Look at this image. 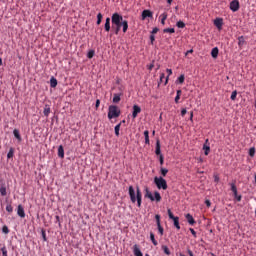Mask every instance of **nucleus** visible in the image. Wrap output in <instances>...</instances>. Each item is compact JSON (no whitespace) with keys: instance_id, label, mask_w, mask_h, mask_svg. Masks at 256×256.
Returning <instances> with one entry per match:
<instances>
[{"instance_id":"nucleus-1","label":"nucleus","mask_w":256,"mask_h":256,"mask_svg":"<svg viewBox=\"0 0 256 256\" xmlns=\"http://www.w3.org/2000/svg\"><path fill=\"white\" fill-rule=\"evenodd\" d=\"M128 193L130 196V201L132 203H137L138 207H141V203L143 201V194H141V189L139 186L136 187V194H135V188L133 186H129Z\"/></svg>"},{"instance_id":"nucleus-2","label":"nucleus","mask_w":256,"mask_h":256,"mask_svg":"<svg viewBox=\"0 0 256 256\" xmlns=\"http://www.w3.org/2000/svg\"><path fill=\"white\" fill-rule=\"evenodd\" d=\"M112 29H114L115 35H119V31H121V21H123V16L119 13L112 14Z\"/></svg>"},{"instance_id":"nucleus-3","label":"nucleus","mask_w":256,"mask_h":256,"mask_svg":"<svg viewBox=\"0 0 256 256\" xmlns=\"http://www.w3.org/2000/svg\"><path fill=\"white\" fill-rule=\"evenodd\" d=\"M121 115V110L115 105H111L108 108V119H117Z\"/></svg>"},{"instance_id":"nucleus-4","label":"nucleus","mask_w":256,"mask_h":256,"mask_svg":"<svg viewBox=\"0 0 256 256\" xmlns=\"http://www.w3.org/2000/svg\"><path fill=\"white\" fill-rule=\"evenodd\" d=\"M146 194L145 197H147L148 199H150V201H156L157 203H159L161 201V194L159 192H154V196L151 193V191H149V188H145Z\"/></svg>"},{"instance_id":"nucleus-5","label":"nucleus","mask_w":256,"mask_h":256,"mask_svg":"<svg viewBox=\"0 0 256 256\" xmlns=\"http://www.w3.org/2000/svg\"><path fill=\"white\" fill-rule=\"evenodd\" d=\"M154 183L158 189H163V191H166L167 180H165L163 177H155Z\"/></svg>"},{"instance_id":"nucleus-6","label":"nucleus","mask_w":256,"mask_h":256,"mask_svg":"<svg viewBox=\"0 0 256 256\" xmlns=\"http://www.w3.org/2000/svg\"><path fill=\"white\" fill-rule=\"evenodd\" d=\"M155 219H156V225L158 227V231H159L160 235H163L164 229H163V226H161V215L156 214Z\"/></svg>"},{"instance_id":"nucleus-7","label":"nucleus","mask_w":256,"mask_h":256,"mask_svg":"<svg viewBox=\"0 0 256 256\" xmlns=\"http://www.w3.org/2000/svg\"><path fill=\"white\" fill-rule=\"evenodd\" d=\"M230 9L233 13L239 11V0H233L230 2Z\"/></svg>"},{"instance_id":"nucleus-8","label":"nucleus","mask_w":256,"mask_h":256,"mask_svg":"<svg viewBox=\"0 0 256 256\" xmlns=\"http://www.w3.org/2000/svg\"><path fill=\"white\" fill-rule=\"evenodd\" d=\"M139 113H141V107L139 105L135 104L133 106V112H132L133 119H137V115H139Z\"/></svg>"},{"instance_id":"nucleus-9","label":"nucleus","mask_w":256,"mask_h":256,"mask_svg":"<svg viewBox=\"0 0 256 256\" xmlns=\"http://www.w3.org/2000/svg\"><path fill=\"white\" fill-rule=\"evenodd\" d=\"M17 215L18 217H21V219H25V208H23V205H18L17 208Z\"/></svg>"},{"instance_id":"nucleus-10","label":"nucleus","mask_w":256,"mask_h":256,"mask_svg":"<svg viewBox=\"0 0 256 256\" xmlns=\"http://www.w3.org/2000/svg\"><path fill=\"white\" fill-rule=\"evenodd\" d=\"M120 27H122L123 33H127V30L129 29V22L127 20H123V17L122 21H120Z\"/></svg>"},{"instance_id":"nucleus-11","label":"nucleus","mask_w":256,"mask_h":256,"mask_svg":"<svg viewBox=\"0 0 256 256\" xmlns=\"http://www.w3.org/2000/svg\"><path fill=\"white\" fill-rule=\"evenodd\" d=\"M163 81H164V85H167V83H169V76L165 78V73L160 74V81L158 82V87L159 85H161V83H163Z\"/></svg>"},{"instance_id":"nucleus-12","label":"nucleus","mask_w":256,"mask_h":256,"mask_svg":"<svg viewBox=\"0 0 256 256\" xmlns=\"http://www.w3.org/2000/svg\"><path fill=\"white\" fill-rule=\"evenodd\" d=\"M149 17H153V12H151V10H143L142 12V21H145V19Z\"/></svg>"},{"instance_id":"nucleus-13","label":"nucleus","mask_w":256,"mask_h":256,"mask_svg":"<svg viewBox=\"0 0 256 256\" xmlns=\"http://www.w3.org/2000/svg\"><path fill=\"white\" fill-rule=\"evenodd\" d=\"M104 29L107 33L111 31V18H106L105 24H104Z\"/></svg>"},{"instance_id":"nucleus-14","label":"nucleus","mask_w":256,"mask_h":256,"mask_svg":"<svg viewBox=\"0 0 256 256\" xmlns=\"http://www.w3.org/2000/svg\"><path fill=\"white\" fill-rule=\"evenodd\" d=\"M0 195L2 197L7 195V186H5V183L0 184Z\"/></svg>"},{"instance_id":"nucleus-15","label":"nucleus","mask_w":256,"mask_h":256,"mask_svg":"<svg viewBox=\"0 0 256 256\" xmlns=\"http://www.w3.org/2000/svg\"><path fill=\"white\" fill-rule=\"evenodd\" d=\"M214 25L217 27V29H222L223 27V19L217 18L214 20Z\"/></svg>"},{"instance_id":"nucleus-16","label":"nucleus","mask_w":256,"mask_h":256,"mask_svg":"<svg viewBox=\"0 0 256 256\" xmlns=\"http://www.w3.org/2000/svg\"><path fill=\"white\" fill-rule=\"evenodd\" d=\"M58 157H60V159L65 158V149L63 148V145L58 147Z\"/></svg>"},{"instance_id":"nucleus-17","label":"nucleus","mask_w":256,"mask_h":256,"mask_svg":"<svg viewBox=\"0 0 256 256\" xmlns=\"http://www.w3.org/2000/svg\"><path fill=\"white\" fill-rule=\"evenodd\" d=\"M133 253L135 256H143V253L141 252V249H139V246L137 244L133 247Z\"/></svg>"},{"instance_id":"nucleus-18","label":"nucleus","mask_w":256,"mask_h":256,"mask_svg":"<svg viewBox=\"0 0 256 256\" xmlns=\"http://www.w3.org/2000/svg\"><path fill=\"white\" fill-rule=\"evenodd\" d=\"M207 143H209V140H206V143L203 145V151L205 155H209L211 152V147L207 145Z\"/></svg>"},{"instance_id":"nucleus-19","label":"nucleus","mask_w":256,"mask_h":256,"mask_svg":"<svg viewBox=\"0 0 256 256\" xmlns=\"http://www.w3.org/2000/svg\"><path fill=\"white\" fill-rule=\"evenodd\" d=\"M156 155H159V157H161V142H159V140H157L156 142V150H155Z\"/></svg>"},{"instance_id":"nucleus-20","label":"nucleus","mask_w":256,"mask_h":256,"mask_svg":"<svg viewBox=\"0 0 256 256\" xmlns=\"http://www.w3.org/2000/svg\"><path fill=\"white\" fill-rule=\"evenodd\" d=\"M186 221H188L189 225H193L195 223V219L191 214H186Z\"/></svg>"},{"instance_id":"nucleus-21","label":"nucleus","mask_w":256,"mask_h":256,"mask_svg":"<svg viewBox=\"0 0 256 256\" xmlns=\"http://www.w3.org/2000/svg\"><path fill=\"white\" fill-rule=\"evenodd\" d=\"M211 55H212L213 59H216V57H218V55H219V48H217V47L213 48L211 51Z\"/></svg>"},{"instance_id":"nucleus-22","label":"nucleus","mask_w":256,"mask_h":256,"mask_svg":"<svg viewBox=\"0 0 256 256\" xmlns=\"http://www.w3.org/2000/svg\"><path fill=\"white\" fill-rule=\"evenodd\" d=\"M245 45V38L243 36H240L238 38V47L243 48V46Z\"/></svg>"},{"instance_id":"nucleus-23","label":"nucleus","mask_w":256,"mask_h":256,"mask_svg":"<svg viewBox=\"0 0 256 256\" xmlns=\"http://www.w3.org/2000/svg\"><path fill=\"white\" fill-rule=\"evenodd\" d=\"M50 87H52L53 89H55V87H57V80L55 79V77H52L50 79Z\"/></svg>"},{"instance_id":"nucleus-24","label":"nucleus","mask_w":256,"mask_h":256,"mask_svg":"<svg viewBox=\"0 0 256 256\" xmlns=\"http://www.w3.org/2000/svg\"><path fill=\"white\" fill-rule=\"evenodd\" d=\"M119 101H121V94H114L113 103H119Z\"/></svg>"},{"instance_id":"nucleus-25","label":"nucleus","mask_w":256,"mask_h":256,"mask_svg":"<svg viewBox=\"0 0 256 256\" xmlns=\"http://www.w3.org/2000/svg\"><path fill=\"white\" fill-rule=\"evenodd\" d=\"M160 18H161V24L165 25V21H167V12H164L163 14H161Z\"/></svg>"},{"instance_id":"nucleus-26","label":"nucleus","mask_w":256,"mask_h":256,"mask_svg":"<svg viewBox=\"0 0 256 256\" xmlns=\"http://www.w3.org/2000/svg\"><path fill=\"white\" fill-rule=\"evenodd\" d=\"M230 187L231 191L234 193V197H237V186L235 185V183H231Z\"/></svg>"},{"instance_id":"nucleus-27","label":"nucleus","mask_w":256,"mask_h":256,"mask_svg":"<svg viewBox=\"0 0 256 256\" xmlns=\"http://www.w3.org/2000/svg\"><path fill=\"white\" fill-rule=\"evenodd\" d=\"M51 113V108L49 106H45L43 114L45 115V117H49V114Z\"/></svg>"},{"instance_id":"nucleus-28","label":"nucleus","mask_w":256,"mask_h":256,"mask_svg":"<svg viewBox=\"0 0 256 256\" xmlns=\"http://www.w3.org/2000/svg\"><path fill=\"white\" fill-rule=\"evenodd\" d=\"M13 155H15V149L10 148L7 154V159H13Z\"/></svg>"},{"instance_id":"nucleus-29","label":"nucleus","mask_w":256,"mask_h":256,"mask_svg":"<svg viewBox=\"0 0 256 256\" xmlns=\"http://www.w3.org/2000/svg\"><path fill=\"white\" fill-rule=\"evenodd\" d=\"M150 239H151L153 245H155V247H157V245H159L157 240H155V234H153V232L150 233Z\"/></svg>"},{"instance_id":"nucleus-30","label":"nucleus","mask_w":256,"mask_h":256,"mask_svg":"<svg viewBox=\"0 0 256 256\" xmlns=\"http://www.w3.org/2000/svg\"><path fill=\"white\" fill-rule=\"evenodd\" d=\"M13 135H14V137H16V139H17L18 141H21V134L19 133V130L14 129Z\"/></svg>"},{"instance_id":"nucleus-31","label":"nucleus","mask_w":256,"mask_h":256,"mask_svg":"<svg viewBox=\"0 0 256 256\" xmlns=\"http://www.w3.org/2000/svg\"><path fill=\"white\" fill-rule=\"evenodd\" d=\"M172 221H174V227H176V229H181V226L179 225V217L174 218Z\"/></svg>"},{"instance_id":"nucleus-32","label":"nucleus","mask_w":256,"mask_h":256,"mask_svg":"<svg viewBox=\"0 0 256 256\" xmlns=\"http://www.w3.org/2000/svg\"><path fill=\"white\" fill-rule=\"evenodd\" d=\"M101 21H103V14L98 13L96 25H101Z\"/></svg>"},{"instance_id":"nucleus-33","label":"nucleus","mask_w":256,"mask_h":256,"mask_svg":"<svg viewBox=\"0 0 256 256\" xmlns=\"http://www.w3.org/2000/svg\"><path fill=\"white\" fill-rule=\"evenodd\" d=\"M144 137H145L146 145H149V131L148 130L144 131Z\"/></svg>"},{"instance_id":"nucleus-34","label":"nucleus","mask_w":256,"mask_h":256,"mask_svg":"<svg viewBox=\"0 0 256 256\" xmlns=\"http://www.w3.org/2000/svg\"><path fill=\"white\" fill-rule=\"evenodd\" d=\"M181 90H177L176 97H175V103H179V99H181Z\"/></svg>"},{"instance_id":"nucleus-35","label":"nucleus","mask_w":256,"mask_h":256,"mask_svg":"<svg viewBox=\"0 0 256 256\" xmlns=\"http://www.w3.org/2000/svg\"><path fill=\"white\" fill-rule=\"evenodd\" d=\"M176 27H178V29H185V23L183 21H178Z\"/></svg>"},{"instance_id":"nucleus-36","label":"nucleus","mask_w":256,"mask_h":256,"mask_svg":"<svg viewBox=\"0 0 256 256\" xmlns=\"http://www.w3.org/2000/svg\"><path fill=\"white\" fill-rule=\"evenodd\" d=\"M120 130H121V124L116 125L115 128H114L116 137H119V131Z\"/></svg>"},{"instance_id":"nucleus-37","label":"nucleus","mask_w":256,"mask_h":256,"mask_svg":"<svg viewBox=\"0 0 256 256\" xmlns=\"http://www.w3.org/2000/svg\"><path fill=\"white\" fill-rule=\"evenodd\" d=\"M160 173H161L162 177H167V173H169V170L166 168H161Z\"/></svg>"},{"instance_id":"nucleus-38","label":"nucleus","mask_w":256,"mask_h":256,"mask_svg":"<svg viewBox=\"0 0 256 256\" xmlns=\"http://www.w3.org/2000/svg\"><path fill=\"white\" fill-rule=\"evenodd\" d=\"M162 250L164 251L165 255H171V251L169 250V247L163 245Z\"/></svg>"},{"instance_id":"nucleus-39","label":"nucleus","mask_w":256,"mask_h":256,"mask_svg":"<svg viewBox=\"0 0 256 256\" xmlns=\"http://www.w3.org/2000/svg\"><path fill=\"white\" fill-rule=\"evenodd\" d=\"M87 57L88 59H93V57H95V50L88 51Z\"/></svg>"},{"instance_id":"nucleus-40","label":"nucleus","mask_w":256,"mask_h":256,"mask_svg":"<svg viewBox=\"0 0 256 256\" xmlns=\"http://www.w3.org/2000/svg\"><path fill=\"white\" fill-rule=\"evenodd\" d=\"M230 99L232 101H235V99H237V90H234L230 96Z\"/></svg>"},{"instance_id":"nucleus-41","label":"nucleus","mask_w":256,"mask_h":256,"mask_svg":"<svg viewBox=\"0 0 256 256\" xmlns=\"http://www.w3.org/2000/svg\"><path fill=\"white\" fill-rule=\"evenodd\" d=\"M163 33H175V28H166L163 30Z\"/></svg>"},{"instance_id":"nucleus-42","label":"nucleus","mask_w":256,"mask_h":256,"mask_svg":"<svg viewBox=\"0 0 256 256\" xmlns=\"http://www.w3.org/2000/svg\"><path fill=\"white\" fill-rule=\"evenodd\" d=\"M6 211H7L8 213H13V206H12L11 204H7V205H6Z\"/></svg>"},{"instance_id":"nucleus-43","label":"nucleus","mask_w":256,"mask_h":256,"mask_svg":"<svg viewBox=\"0 0 256 256\" xmlns=\"http://www.w3.org/2000/svg\"><path fill=\"white\" fill-rule=\"evenodd\" d=\"M168 217L169 219H172V221L177 218L175 217V215H173V212H171V209H168Z\"/></svg>"},{"instance_id":"nucleus-44","label":"nucleus","mask_w":256,"mask_h":256,"mask_svg":"<svg viewBox=\"0 0 256 256\" xmlns=\"http://www.w3.org/2000/svg\"><path fill=\"white\" fill-rule=\"evenodd\" d=\"M178 82L180 83V84H183V83H185V75H180L179 77H178Z\"/></svg>"},{"instance_id":"nucleus-45","label":"nucleus","mask_w":256,"mask_h":256,"mask_svg":"<svg viewBox=\"0 0 256 256\" xmlns=\"http://www.w3.org/2000/svg\"><path fill=\"white\" fill-rule=\"evenodd\" d=\"M249 155L251 157H255V147H252V148L249 149Z\"/></svg>"},{"instance_id":"nucleus-46","label":"nucleus","mask_w":256,"mask_h":256,"mask_svg":"<svg viewBox=\"0 0 256 256\" xmlns=\"http://www.w3.org/2000/svg\"><path fill=\"white\" fill-rule=\"evenodd\" d=\"M2 232L5 233V235H7L9 233V227H7L6 225H4L2 227Z\"/></svg>"},{"instance_id":"nucleus-47","label":"nucleus","mask_w":256,"mask_h":256,"mask_svg":"<svg viewBox=\"0 0 256 256\" xmlns=\"http://www.w3.org/2000/svg\"><path fill=\"white\" fill-rule=\"evenodd\" d=\"M159 161H160V165H163V163H165L163 154H160V156H159Z\"/></svg>"},{"instance_id":"nucleus-48","label":"nucleus","mask_w":256,"mask_h":256,"mask_svg":"<svg viewBox=\"0 0 256 256\" xmlns=\"http://www.w3.org/2000/svg\"><path fill=\"white\" fill-rule=\"evenodd\" d=\"M42 238H43V241H47V234L45 230H42Z\"/></svg>"},{"instance_id":"nucleus-49","label":"nucleus","mask_w":256,"mask_h":256,"mask_svg":"<svg viewBox=\"0 0 256 256\" xmlns=\"http://www.w3.org/2000/svg\"><path fill=\"white\" fill-rule=\"evenodd\" d=\"M151 33H152V35L159 33V28H157V27L153 28Z\"/></svg>"},{"instance_id":"nucleus-50","label":"nucleus","mask_w":256,"mask_h":256,"mask_svg":"<svg viewBox=\"0 0 256 256\" xmlns=\"http://www.w3.org/2000/svg\"><path fill=\"white\" fill-rule=\"evenodd\" d=\"M185 115H187V109L183 108V109L181 110V116H182V117H185Z\"/></svg>"},{"instance_id":"nucleus-51","label":"nucleus","mask_w":256,"mask_h":256,"mask_svg":"<svg viewBox=\"0 0 256 256\" xmlns=\"http://www.w3.org/2000/svg\"><path fill=\"white\" fill-rule=\"evenodd\" d=\"M1 251L3 256H7V248L3 247Z\"/></svg>"},{"instance_id":"nucleus-52","label":"nucleus","mask_w":256,"mask_h":256,"mask_svg":"<svg viewBox=\"0 0 256 256\" xmlns=\"http://www.w3.org/2000/svg\"><path fill=\"white\" fill-rule=\"evenodd\" d=\"M150 41H151V44L153 45V43L155 41V34L150 35Z\"/></svg>"},{"instance_id":"nucleus-53","label":"nucleus","mask_w":256,"mask_h":256,"mask_svg":"<svg viewBox=\"0 0 256 256\" xmlns=\"http://www.w3.org/2000/svg\"><path fill=\"white\" fill-rule=\"evenodd\" d=\"M190 232L193 235V237H197V232H195V229L190 228Z\"/></svg>"},{"instance_id":"nucleus-54","label":"nucleus","mask_w":256,"mask_h":256,"mask_svg":"<svg viewBox=\"0 0 256 256\" xmlns=\"http://www.w3.org/2000/svg\"><path fill=\"white\" fill-rule=\"evenodd\" d=\"M101 105V100H96V109H99V106Z\"/></svg>"},{"instance_id":"nucleus-55","label":"nucleus","mask_w":256,"mask_h":256,"mask_svg":"<svg viewBox=\"0 0 256 256\" xmlns=\"http://www.w3.org/2000/svg\"><path fill=\"white\" fill-rule=\"evenodd\" d=\"M234 197H235L236 201H238V202L241 201V199H242V196L238 195V194H237V196H234Z\"/></svg>"},{"instance_id":"nucleus-56","label":"nucleus","mask_w":256,"mask_h":256,"mask_svg":"<svg viewBox=\"0 0 256 256\" xmlns=\"http://www.w3.org/2000/svg\"><path fill=\"white\" fill-rule=\"evenodd\" d=\"M215 183H219V177L217 175L214 176Z\"/></svg>"},{"instance_id":"nucleus-57","label":"nucleus","mask_w":256,"mask_h":256,"mask_svg":"<svg viewBox=\"0 0 256 256\" xmlns=\"http://www.w3.org/2000/svg\"><path fill=\"white\" fill-rule=\"evenodd\" d=\"M205 203H206V205H207L208 207H211V201L206 200Z\"/></svg>"},{"instance_id":"nucleus-58","label":"nucleus","mask_w":256,"mask_h":256,"mask_svg":"<svg viewBox=\"0 0 256 256\" xmlns=\"http://www.w3.org/2000/svg\"><path fill=\"white\" fill-rule=\"evenodd\" d=\"M190 121H193V112H190Z\"/></svg>"},{"instance_id":"nucleus-59","label":"nucleus","mask_w":256,"mask_h":256,"mask_svg":"<svg viewBox=\"0 0 256 256\" xmlns=\"http://www.w3.org/2000/svg\"><path fill=\"white\" fill-rule=\"evenodd\" d=\"M188 254H189L190 256H194V255H193V252H192L191 250L188 251Z\"/></svg>"},{"instance_id":"nucleus-60","label":"nucleus","mask_w":256,"mask_h":256,"mask_svg":"<svg viewBox=\"0 0 256 256\" xmlns=\"http://www.w3.org/2000/svg\"><path fill=\"white\" fill-rule=\"evenodd\" d=\"M168 5H171L173 3V0H167Z\"/></svg>"},{"instance_id":"nucleus-61","label":"nucleus","mask_w":256,"mask_h":256,"mask_svg":"<svg viewBox=\"0 0 256 256\" xmlns=\"http://www.w3.org/2000/svg\"><path fill=\"white\" fill-rule=\"evenodd\" d=\"M148 69H149V71H152L153 70V65H150Z\"/></svg>"},{"instance_id":"nucleus-62","label":"nucleus","mask_w":256,"mask_h":256,"mask_svg":"<svg viewBox=\"0 0 256 256\" xmlns=\"http://www.w3.org/2000/svg\"><path fill=\"white\" fill-rule=\"evenodd\" d=\"M167 71L169 72V75H172L173 71H171L170 69H167Z\"/></svg>"},{"instance_id":"nucleus-63","label":"nucleus","mask_w":256,"mask_h":256,"mask_svg":"<svg viewBox=\"0 0 256 256\" xmlns=\"http://www.w3.org/2000/svg\"><path fill=\"white\" fill-rule=\"evenodd\" d=\"M56 221L59 223V221H60L59 216H56Z\"/></svg>"},{"instance_id":"nucleus-64","label":"nucleus","mask_w":256,"mask_h":256,"mask_svg":"<svg viewBox=\"0 0 256 256\" xmlns=\"http://www.w3.org/2000/svg\"><path fill=\"white\" fill-rule=\"evenodd\" d=\"M3 64V60L0 58V65H2Z\"/></svg>"}]
</instances>
